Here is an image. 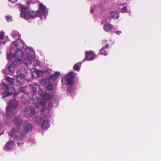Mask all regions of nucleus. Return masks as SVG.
I'll return each mask as SVG.
<instances>
[{"label": "nucleus", "instance_id": "f257e3e1", "mask_svg": "<svg viewBox=\"0 0 161 161\" xmlns=\"http://www.w3.org/2000/svg\"><path fill=\"white\" fill-rule=\"evenodd\" d=\"M18 103L16 100L13 99L9 102V105L6 108V112L10 115H13L15 113Z\"/></svg>", "mask_w": 161, "mask_h": 161}, {"label": "nucleus", "instance_id": "f03ea898", "mask_svg": "<svg viewBox=\"0 0 161 161\" xmlns=\"http://www.w3.org/2000/svg\"><path fill=\"white\" fill-rule=\"evenodd\" d=\"M75 74L73 71H72L67 75L61 79V82L64 84H68L70 86L73 85V80L75 76Z\"/></svg>", "mask_w": 161, "mask_h": 161}, {"label": "nucleus", "instance_id": "7ed1b4c3", "mask_svg": "<svg viewBox=\"0 0 161 161\" xmlns=\"http://www.w3.org/2000/svg\"><path fill=\"white\" fill-rule=\"evenodd\" d=\"M14 44L17 48V51L15 52V56L17 58L21 56L22 53L20 50V49L24 47V42L21 39H18L14 42Z\"/></svg>", "mask_w": 161, "mask_h": 161}, {"label": "nucleus", "instance_id": "20e7f679", "mask_svg": "<svg viewBox=\"0 0 161 161\" xmlns=\"http://www.w3.org/2000/svg\"><path fill=\"white\" fill-rule=\"evenodd\" d=\"M36 108H39L40 107L43 108L42 110V114L45 117H47L49 115V110L46 108H44L45 106V103L42 101L38 102L35 104Z\"/></svg>", "mask_w": 161, "mask_h": 161}, {"label": "nucleus", "instance_id": "39448f33", "mask_svg": "<svg viewBox=\"0 0 161 161\" xmlns=\"http://www.w3.org/2000/svg\"><path fill=\"white\" fill-rule=\"evenodd\" d=\"M24 128V130L19 132V135L23 137L25 136L28 132H31L33 129L32 125L28 122L25 125Z\"/></svg>", "mask_w": 161, "mask_h": 161}, {"label": "nucleus", "instance_id": "423d86ee", "mask_svg": "<svg viewBox=\"0 0 161 161\" xmlns=\"http://www.w3.org/2000/svg\"><path fill=\"white\" fill-rule=\"evenodd\" d=\"M23 113L25 116L27 117H30L35 114V109L31 106L26 107Z\"/></svg>", "mask_w": 161, "mask_h": 161}, {"label": "nucleus", "instance_id": "0eeeda50", "mask_svg": "<svg viewBox=\"0 0 161 161\" xmlns=\"http://www.w3.org/2000/svg\"><path fill=\"white\" fill-rule=\"evenodd\" d=\"M95 54L94 53L91 51H87L85 52V57L82 62H84L85 60L91 61L94 59Z\"/></svg>", "mask_w": 161, "mask_h": 161}, {"label": "nucleus", "instance_id": "6e6552de", "mask_svg": "<svg viewBox=\"0 0 161 161\" xmlns=\"http://www.w3.org/2000/svg\"><path fill=\"white\" fill-rule=\"evenodd\" d=\"M31 99L28 94L24 93L21 97V101L24 104H28L30 102V100Z\"/></svg>", "mask_w": 161, "mask_h": 161}, {"label": "nucleus", "instance_id": "1a4fd4ad", "mask_svg": "<svg viewBox=\"0 0 161 161\" xmlns=\"http://www.w3.org/2000/svg\"><path fill=\"white\" fill-rule=\"evenodd\" d=\"M17 82L20 85L24 84L25 81V76L24 74L18 75L16 76Z\"/></svg>", "mask_w": 161, "mask_h": 161}, {"label": "nucleus", "instance_id": "9d476101", "mask_svg": "<svg viewBox=\"0 0 161 161\" xmlns=\"http://www.w3.org/2000/svg\"><path fill=\"white\" fill-rule=\"evenodd\" d=\"M27 16L30 18L34 19L37 16L39 12L38 11L30 10L27 12Z\"/></svg>", "mask_w": 161, "mask_h": 161}, {"label": "nucleus", "instance_id": "9b49d317", "mask_svg": "<svg viewBox=\"0 0 161 161\" xmlns=\"http://www.w3.org/2000/svg\"><path fill=\"white\" fill-rule=\"evenodd\" d=\"M38 94L43 100H48L51 99L53 98L52 96L49 93H47L42 94L41 93H39Z\"/></svg>", "mask_w": 161, "mask_h": 161}, {"label": "nucleus", "instance_id": "f8f14e48", "mask_svg": "<svg viewBox=\"0 0 161 161\" xmlns=\"http://www.w3.org/2000/svg\"><path fill=\"white\" fill-rule=\"evenodd\" d=\"M13 122L17 126H19L23 123V120L19 117H15L13 119Z\"/></svg>", "mask_w": 161, "mask_h": 161}, {"label": "nucleus", "instance_id": "ddd939ff", "mask_svg": "<svg viewBox=\"0 0 161 161\" xmlns=\"http://www.w3.org/2000/svg\"><path fill=\"white\" fill-rule=\"evenodd\" d=\"M20 129V128L19 126H17V128L12 129L8 133L10 138L13 137V136L15 135V133L19 131Z\"/></svg>", "mask_w": 161, "mask_h": 161}, {"label": "nucleus", "instance_id": "4468645a", "mask_svg": "<svg viewBox=\"0 0 161 161\" xmlns=\"http://www.w3.org/2000/svg\"><path fill=\"white\" fill-rule=\"evenodd\" d=\"M42 130H45L47 129L50 125L49 122L44 120L43 122L40 125Z\"/></svg>", "mask_w": 161, "mask_h": 161}, {"label": "nucleus", "instance_id": "2eb2a0df", "mask_svg": "<svg viewBox=\"0 0 161 161\" xmlns=\"http://www.w3.org/2000/svg\"><path fill=\"white\" fill-rule=\"evenodd\" d=\"M26 50H28L29 51V52H28L27 51H25V53H26L28 54V56L32 58H34L35 57V55L34 52L32 50L31 48H27L26 49Z\"/></svg>", "mask_w": 161, "mask_h": 161}, {"label": "nucleus", "instance_id": "dca6fc26", "mask_svg": "<svg viewBox=\"0 0 161 161\" xmlns=\"http://www.w3.org/2000/svg\"><path fill=\"white\" fill-rule=\"evenodd\" d=\"M39 10L42 11V14L45 16L46 15V7L42 3L39 4Z\"/></svg>", "mask_w": 161, "mask_h": 161}, {"label": "nucleus", "instance_id": "f3484780", "mask_svg": "<svg viewBox=\"0 0 161 161\" xmlns=\"http://www.w3.org/2000/svg\"><path fill=\"white\" fill-rule=\"evenodd\" d=\"M60 74V73L59 72L56 71L55 72L54 74L50 75L49 79L51 80H56L57 79L58 76Z\"/></svg>", "mask_w": 161, "mask_h": 161}, {"label": "nucleus", "instance_id": "a211bd4d", "mask_svg": "<svg viewBox=\"0 0 161 161\" xmlns=\"http://www.w3.org/2000/svg\"><path fill=\"white\" fill-rule=\"evenodd\" d=\"M103 28L106 31H108L110 30H112L114 27L112 25L107 23L104 25Z\"/></svg>", "mask_w": 161, "mask_h": 161}, {"label": "nucleus", "instance_id": "6ab92c4d", "mask_svg": "<svg viewBox=\"0 0 161 161\" xmlns=\"http://www.w3.org/2000/svg\"><path fill=\"white\" fill-rule=\"evenodd\" d=\"M44 120L40 116H37L35 118V122L38 125H40Z\"/></svg>", "mask_w": 161, "mask_h": 161}, {"label": "nucleus", "instance_id": "aec40b11", "mask_svg": "<svg viewBox=\"0 0 161 161\" xmlns=\"http://www.w3.org/2000/svg\"><path fill=\"white\" fill-rule=\"evenodd\" d=\"M14 146L13 142L11 140L8 142L6 145V148L8 149H11Z\"/></svg>", "mask_w": 161, "mask_h": 161}, {"label": "nucleus", "instance_id": "412c9836", "mask_svg": "<svg viewBox=\"0 0 161 161\" xmlns=\"http://www.w3.org/2000/svg\"><path fill=\"white\" fill-rule=\"evenodd\" d=\"M44 86L46 87L47 90L50 91L53 89V85L52 83H44Z\"/></svg>", "mask_w": 161, "mask_h": 161}, {"label": "nucleus", "instance_id": "4be33fe9", "mask_svg": "<svg viewBox=\"0 0 161 161\" xmlns=\"http://www.w3.org/2000/svg\"><path fill=\"white\" fill-rule=\"evenodd\" d=\"M8 69L10 72L13 73L14 70V64L13 63L9 65L8 66Z\"/></svg>", "mask_w": 161, "mask_h": 161}, {"label": "nucleus", "instance_id": "5701e85b", "mask_svg": "<svg viewBox=\"0 0 161 161\" xmlns=\"http://www.w3.org/2000/svg\"><path fill=\"white\" fill-rule=\"evenodd\" d=\"M1 89L5 91H8L9 90V87L5 83H3L1 86Z\"/></svg>", "mask_w": 161, "mask_h": 161}, {"label": "nucleus", "instance_id": "b1692460", "mask_svg": "<svg viewBox=\"0 0 161 161\" xmlns=\"http://www.w3.org/2000/svg\"><path fill=\"white\" fill-rule=\"evenodd\" d=\"M19 10L21 12H25L27 10L26 7L23 5H20L19 8Z\"/></svg>", "mask_w": 161, "mask_h": 161}, {"label": "nucleus", "instance_id": "393cba45", "mask_svg": "<svg viewBox=\"0 0 161 161\" xmlns=\"http://www.w3.org/2000/svg\"><path fill=\"white\" fill-rule=\"evenodd\" d=\"M6 79L8 81V82L11 84L12 86H14V82L13 81V78H11L9 77H7Z\"/></svg>", "mask_w": 161, "mask_h": 161}, {"label": "nucleus", "instance_id": "a878e982", "mask_svg": "<svg viewBox=\"0 0 161 161\" xmlns=\"http://www.w3.org/2000/svg\"><path fill=\"white\" fill-rule=\"evenodd\" d=\"M33 90L34 91V92L35 93H36L37 91H40L41 92H42V90L40 89V87L39 86H37L36 87L35 86H34L33 87Z\"/></svg>", "mask_w": 161, "mask_h": 161}, {"label": "nucleus", "instance_id": "bb28decb", "mask_svg": "<svg viewBox=\"0 0 161 161\" xmlns=\"http://www.w3.org/2000/svg\"><path fill=\"white\" fill-rule=\"evenodd\" d=\"M2 93L3 94V98H4L6 97H8L12 94L11 93L8 92H2Z\"/></svg>", "mask_w": 161, "mask_h": 161}, {"label": "nucleus", "instance_id": "cd10ccee", "mask_svg": "<svg viewBox=\"0 0 161 161\" xmlns=\"http://www.w3.org/2000/svg\"><path fill=\"white\" fill-rule=\"evenodd\" d=\"M112 14V18L115 19H118L119 17V14L117 12L115 13L114 14H113V13L111 12Z\"/></svg>", "mask_w": 161, "mask_h": 161}, {"label": "nucleus", "instance_id": "c85d7f7f", "mask_svg": "<svg viewBox=\"0 0 161 161\" xmlns=\"http://www.w3.org/2000/svg\"><path fill=\"white\" fill-rule=\"evenodd\" d=\"M23 62L26 65L31 64L32 62L31 60L28 58L25 59Z\"/></svg>", "mask_w": 161, "mask_h": 161}, {"label": "nucleus", "instance_id": "c756f323", "mask_svg": "<svg viewBox=\"0 0 161 161\" xmlns=\"http://www.w3.org/2000/svg\"><path fill=\"white\" fill-rule=\"evenodd\" d=\"M13 139L18 141H22L23 140L22 138L18 136L14 135L13 136Z\"/></svg>", "mask_w": 161, "mask_h": 161}, {"label": "nucleus", "instance_id": "7c9ffc66", "mask_svg": "<svg viewBox=\"0 0 161 161\" xmlns=\"http://www.w3.org/2000/svg\"><path fill=\"white\" fill-rule=\"evenodd\" d=\"M73 69L76 71H79L80 69V68L77 64H75L73 66Z\"/></svg>", "mask_w": 161, "mask_h": 161}, {"label": "nucleus", "instance_id": "2f4dec72", "mask_svg": "<svg viewBox=\"0 0 161 161\" xmlns=\"http://www.w3.org/2000/svg\"><path fill=\"white\" fill-rule=\"evenodd\" d=\"M109 46V45L108 44H106L105 46H103L102 48L100 50V52H101L103 50H104L105 49L108 48Z\"/></svg>", "mask_w": 161, "mask_h": 161}, {"label": "nucleus", "instance_id": "473e14b6", "mask_svg": "<svg viewBox=\"0 0 161 161\" xmlns=\"http://www.w3.org/2000/svg\"><path fill=\"white\" fill-rule=\"evenodd\" d=\"M16 57L17 58H19V57H18L17 58L15 56V54H14V56L12 54H8L7 56V57L9 59H12L13 57Z\"/></svg>", "mask_w": 161, "mask_h": 161}, {"label": "nucleus", "instance_id": "72a5a7b5", "mask_svg": "<svg viewBox=\"0 0 161 161\" xmlns=\"http://www.w3.org/2000/svg\"><path fill=\"white\" fill-rule=\"evenodd\" d=\"M20 17L21 18L25 19L26 17V15L25 12H21L20 15Z\"/></svg>", "mask_w": 161, "mask_h": 161}, {"label": "nucleus", "instance_id": "f704fd0d", "mask_svg": "<svg viewBox=\"0 0 161 161\" xmlns=\"http://www.w3.org/2000/svg\"><path fill=\"white\" fill-rule=\"evenodd\" d=\"M6 18L8 22H10L12 20V18L10 16H6Z\"/></svg>", "mask_w": 161, "mask_h": 161}, {"label": "nucleus", "instance_id": "c9c22d12", "mask_svg": "<svg viewBox=\"0 0 161 161\" xmlns=\"http://www.w3.org/2000/svg\"><path fill=\"white\" fill-rule=\"evenodd\" d=\"M121 10L124 11L125 12H128V10H127V6H124L123 7Z\"/></svg>", "mask_w": 161, "mask_h": 161}, {"label": "nucleus", "instance_id": "e433bc0d", "mask_svg": "<svg viewBox=\"0 0 161 161\" xmlns=\"http://www.w3.org/2000/svg\"><path fill=\"white\" fill-rule=\"evenodd\" d=\"M4 36V33L3 32H0V39L2 40Z\"/></svg>", "mask_w": 161, "mask_h": 161}, {"label": "nucleus", "instance_id": "4c0bfd02", "mask_svg": "<svg viewBox=\"0 0 161 161\" xmlns=\"http://www.w3.org/2000/svg\"><path fill=\"white\" fill-rule=\"evenodd\" d=\"M26 88V86H20V90L23 92H24L25 91V88Z\"/></svg>", "mask_w": 161, "mask_h": 161}, {"label": "nucleus", "instance_id": "58836bf2", "mask_svg": "<svg viewBox=\"0 0 161 161\" xmlns=\"http://www.w3.org/2000/svg\"><path fill=\"white\" fill-rule=\"evenodd\" d=\"M34 0H28L27 1V3L28 4H30L32 3L33 4L35 3V2L33 1Z\"/></svg>", "mask_w": 161, "mask_h": 161}, {"label": "nucleus", "instance_id": "ea45409f", "mask_svg": "<svg viewBox=\"0 0 161 161\" xmlns=\"http://www.w3.org/2000/svg\"><path fill=\"white\" fill-rule=\"evenodd\" d=\"M46 71L48 73L50 74L51 73V72L52 71V70L49 69H47L46 70Z\"/></svg>", "mask_w": 161, "mask_h": 161}, {"label": "nucleus", "instance_id": "a19ab883", "mask_svg": "<svg viewBox=\"0 0 161 161\" xmlns=\"http://www.w3.org/2000/svg\"><path fill=\"white\" fill-rule=\"evenodd\" d=\"M8 0L13 3H15L17 1V0Z\"/></svg>", "mask_w": 161, "mask_h": 161}, {"label": "nucleus", "instance_id": "79ce46f5", "mask_svg": "<svg viewBox=\"0 0 161 161\" xmlns=\"http://www.w3.org/2000/svg\"><path fill=\"white\" fill-rule=\"evenodd\" d=\"M116 33L117 34L119 35L121 33V31H116Z\"/></svg>", "mask_w": 161, "mask_h": 161}, {"label": "nucleus", "instance_id": "37998d69", "mask_svg": "<svg viewBox=\"0 0 161 161\" xmlns=\"http://www.w3.org/2000/svg\"><path fill=\"white\" fill-rule=\"evenodd\" d=\"M23 143H24L23 142L20 143V142H19L17 143V145L19 146H22V145L23 144Z\"/></svg>", "mask_w": 161, "mask_h": 161}, {"label": "nucleus", "instance_id": "c03bdc74", "mask_svg": "<svg viewBox=\"0 0 161 161\" xmlns=\"http://www.w3.org/2000/svg\"><path fill=\"white\" fill-rule=\"evenodd\" d=\"M107 55V53H105V54H104V55L105 56L106 55Z\"/></svg>", "mask_w": 161, "mask_h": 161}, {"label": "nucleus", "instance_id": "a18cd8bd", "mask_svg": "<svg viewBox=\"0 0 161 161\" xmlns=\"http://www.w3.org/2000/svg\"><path fill=\"white\" fill-rule=\"evenodd\" d=\"M91 13H92V10H91Z\"/></svg>", "mask_w": 161, "mask_h": 161}, {"label": "nucleus", "instance_id": "49530a36", "mask_svg": "<svg viewBox=\"0 0 161 161\" xmlns=\"http://www.w3.org/2000/svg\"><path fill=\"white\" fill-rule=\"evenodd\" d=\"M1 41L0 40V44H1Z\"/></svg>", "mask_w": 161, "mask_h": 161}, {"label": "nucleus", "instance_id": "de8ad7c7", "mask_svg": "<svg viewBox=\"0 0 161 161\" xmlns=\"http://www.w3.org/2000/svg\"><path fill=\"white\" fill-rule=\"evenodd\" d=\"M20 60H20V59H19V60H18V61H20Z\"/></svg>", "mask_w": 161, "mask_h": 161}]
</instances>
